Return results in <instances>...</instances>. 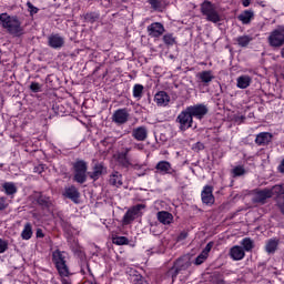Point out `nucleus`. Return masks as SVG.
<instances>
[{
  "instance_id": "nucleus-1",
  "label": "nucleus",
  "mask_w": 284,
  "mask_h": 284,
  "mask_svg": "<svg viewBox=\"0 0 284 284\" xmlns=\"http://www.w3.org/2000/svg\"><path fill=\"white\" fill-rule=\"evenodd\" d=\"M0 26L13 37H21L23 34V27H21V21L17 16L0 13Z\"/></svg>"
},
{
  "instance_id": "nucleus-2",
  "label": "nucleus",
  "mask_w": 284,
  "mask_h": 284,
  "mask_svg": "<svg viewBox=\"0 0 284 284\" xmlns=\"http://www.w3.org/2000/svg\"><path fill=\"white\" fill-rule=\"evenodd\" d=\"M200 12L211 23H220L221 21V14H219L216 6L212 3L210 0H204L200 4Z\"/></svg>"
},
{
  "instance_id": "nucleus-3",
  "label": "nucleus",
  "mask_w": 284,
  "mask_h": 284,
  "mask_svg": "<svg viewBox=\"0 0 284 284\" xmlns=\"http://www.w3.org/2000/svg\"><path fill=\"white\" fill-rule=\"evenodd\" d=\"M73 181L83 185V183L88 181V162H85V160H77L73 163Z\"/></svg>"
},
{
  "instance_id": "nucleus-4",
  "label": "nucleus",
  "mask_w": 284,
  "mask_h": 284,
  "mask_svg": "<svg viewBox=\"0 0 284 284\" xmlns=\"http://www.w3.org/2000/svg\"><path fill=\"white\" fill-rule=\"evenodd\" d=\"M191 265L192 262H190V258L180 257L174 263V266L168 271L166 275L170 276L172 278V283H174V281H176V276H179L181 272H185V270H189Z\"/></svg>"
},
{
  "instance_id": "nucleus-5",
  "label": "nucleus",
  "mask_w": 284,
  "mask_h": 284,
  "mask_svg": "<svg viewBox=\"0 0 284 284\" xmlns=\"http://www.w3.org/2000/svg\"><path fill=\"white\" fill-rule=\"evenodd\" d=\"M53 263L58 270V274L62 277L70 276V268L65 262V255L63 252L57 250L52 254Z\"/></svg>"
},
{
  "instance_id": "nucleus-6",
  "label": "nucleus",
  "mask_w": 284,
  "mask_h": 284,
  "mask_svg": "<svg viewBox=\"0 0 284 284\" xmlns=\"http://www.w3.org/2000/svg\"><path fill=\"white\" fill-rule=\"evenodd\" d=\"M267 43L273 50H278L284 45V27H278L277 29L270 32L267 37Z\"/></svg>"
},
{
  "instance_id": "nucleus-7",
  "label": "nucleus",
  "mask_w": 284,
  "mask_h": 284,
  "mask_svg": "<svg viewBox=\"0 0 284 284\" xmlns=\"http://www.w3.org/2000/svg\"><path fill=\"white\" fill-rule=\"evenodd\" d=\"M175 122H178L180 125L179 126L180 132H185L186 130H190V128H192L194 123V119L189 113L187 109H185L178 115Z\"/></svg>"
},
{
  "instance_id": "nucleus-8",
  "label": "nucleus",
  "mask_w": 284,
  "mask_h": 284,
  "mask_svg": "<svg viewBox=\"0 0 284 284\" xmlns=\"http://www.w3.org/2000/svg\"><path fill=\"white\" fill-rule=\"evenodd\" d=\"M141 210H145V204H136L133 207L129 209L122 219L123 225H130L139 216Z\"/></svg>"
},
{
  "instance_id": "nucleus-9",
  "label": "nucleus",
  "mask_w": 284,
  "mask_h": 284,
  "mask_svg": "<svg viewBox=\"0 0 284 284\" xmlns=\"http://www.w3.org/2000/svg\"><path fill=\"white\" fill-rule=\"evenodd\" d=\"M186 111H189L191 118L199 119V121L204 119L205 115L207 114V112H210V110L207 109V106L205 104L190 105L186 108Z\"/></svg>"
},
{
  "instance_id": "nucleus-10",
  "label": "nucleus",
  "mask_w": 284,
  "mask_h": 284,
  "mask_svg": "<svg viewBox=\"0 0 284 284\" xmlns=\"http://www.w3.org/2000/svg\"><path fill=\"white\" fill-rule=\"evenodd\" d=\"M267 199H272V192H270V189H264V190L255 189L253 191L252 203H257L258 205H265L267 203Z\"/></svg>"
},
{
  "instance_id": "nucleus-11",
  "label": "nucleus",
  "mask_w": 284,
  "mask_h": 284,
  "mask_svg": "<svg viewBox=\"0 0 284 284\" xmlns=\"http://www.w3.org/2000/svg\"><path fill=\"white\" fill-rule=\"evenodd\" d=\"M130 152H132V148H123L121 152L118 153V163L125 170L132 168V159L130 158Z\"/></svg>"
},
{
  "instance_id": "nucleus-12",
  "label": "nucleus",
  "mask_w": 284,
  "mask_h": 284,
  "mask_svg": "<svg viewBox=\"0 0 284 284\" xmlns=\"http://www.w3.org/2000/svg\"><path fill=\"white\" fill-rule=\"evenodd\" d=\"M48 45L53 50H61L65 45V38L59 33H53L48 37Z\"/></svg>"
},
{
  "instance_id": "nucleus-13",
  "label": "nucleus",
  "mask_w": 284,
  "mask_h": 284,
  "mask_svg": "<svg viewBox=\"0 0 284 284\" xmlns=\"http://www.w3.org/2000/svg\"><path fill=\"white\" fill-rule=\"evenodd\" d=\"M130 119V112H128V109H118L114 111L112 115L113 123H116L118 125H123L128 123V120Z\"/></svg>"
},
{
  "instance_id": "nucleus-14",
  "label": "nucleus",
  "mask_w": 284,
  "mask_h": 284,
  "mask_svg": "<svg viewBox=\"0 0 284 284\" xmlns=\"http://www.w3.org/2000/svg\"><path fill=\"white\" fill-rule=\"evenodd\" d=\"M146 32L152 39H159L165 32V27L161 22H153L146 28Z\"/></svg>"
},
{
  "instance_id": "nucleus-15",
  "label": "nucleus",
  "mask_w": 284,
  "mask_h": 284,
  "mask_svg": "<svg viewBox=\"0 0 284 284\" xmlns=\"http://www.w3.org/2000/svg\"><path fill=\"white\" fill-rule=\"evenodd\" d=\"M87 174H88L87 176H89L91 181H99L101 176L108 174V168H105L102 163H97L93 166V171L88 172Z\"/></svg>"
},
{
  "instance_id": "nucleus-16",
  "label": "nucleus",
  "mask_w": 284,
  "mask_h": 284,
  "mask_svg": "<svg viewBox=\"0 0 284 284\" xmlns=\"http://www.w3.org/2000/svg\"><path fill=\"white\" fill-rule=\"evenodd\" d=\"M214 187L212 185H205L202 190V203L205 205H213L214 203Z\"/></svg>"
},
{
  "instance_id": "nucleus-17",
  "label": "nucleus",
  "mask_w": 284,
  "mask_h": 284,
  "mask_svg": "<svg viewBox=\"0 0 284 284\" xmlns=\"http://www.w3.org/2000/svg\"><path fill=\"white\" fill-rule=\"evenodd\" d=\"M155 170L158 174H174V169H172V164L168 161H160L155 165Z\"/></svg>"
},
{
  "instance_id": "nucleus-18",
  "label": "nucleus",
  "mask_w": 284,
  "mask_h": 284,
  "mask_svg": "<svg viewBox=\"0 0 284 284\" xmlns=\"http://www.w3.org/2000/svg\"><path fill=\"white\" fill-rule=\"evenodd\" d=\"M274 135L270 132H261L255 138L256 145H270Z\"/></svg>"
},
{
  "instance_id": "nucleus-19",
  "label": "nucleus",
  "mask_w": 284,
  "mask_h": 284,
  "mask_svg": "<svg viewBox=\"0 0 284 284\" xmlns=\"http://www.w3.org/2000/svg\"><path fill=\"white\" fill-rule=\"evenodd\" d=\"M230 256L233 261H243L245 258V250L242 246L235 245L231 247Z\"/></svg>"
},
{
  "instance_id": "nucleus-20",
  "label": "nucleus",
  "mask_w": 284,
  "mask_h": 284,
  "mask_svg": "<svg viewBox=\"0 0 284 284\" xmlns=\"http://www.w3.org/2000/svg\"><path fill=\"white\" fill-rule=\"evenodd\" d=\"M64 196L73 201V203H79V196H81V193H79V190L72 185L64 190Z\"/></svg>"
},
{
  "instance_id": "nucleus-21",
  "label": "nucleus",
  "mask_w": 284,
  "mask_h": 284,
  "mask_svg": "<svg viewBox=\"0 0 284 284\" xmlns=\"http://www.w3.org/2000/svg\"><path fill=\"white\" fill-rule=\"evenodd\" d=\"M132 136L135 141H145L148 139V128L139 126L133 129Z\"/></svg>"
},
{
  "instance_id": "nucleus-22",
  "label": "nucleus",
  "mask_w": 284,
  "mask_h": 284,
  "mask_svg": "<svg viewBox=\"0 0 284 284\" xmlns=\"http://www.w3.org/2000/svg\"><path fill=\"white\" fill-rule=\"evenodd\" d=\"M197 79L203 85H210L214 81V74L212 71H201L197 73Z\"/></svg>"
},
{
  "instance_id": "nucleus-23",
  "label": "nucleus",
  "mask_w": 284,
  "mask_h": 284,
  "mask_svg": "<svg viewBox=\"0 0 284 284\" xmlns=\"http://www.w3.org/2000/svg\"><path fill=\"white\" fill-rule=\"evenodd\" d=\"M237 19L243 23V26H248V23H252V19H254V11L244 10L237 16Z\"/></svg>"
},
{
  "instance_id": "nucleus-24",
  "label": "nucleus",
  "mask_w": 284,
  "mask_h": 284,
  "mask_svg": "<svg viewBox=\"0 0 284 284\" xmlns=\"http://www.w3.org/2000/svg\"><path fill=\"white\" fill-rule=\"evenodd\" d=\"M158 221L163 225H170L174 221V215L168 211L158 212Z\"/></svg>"
},
{
  "instance_id": "nucleus-25",
  "label": "nucleus",
  "mask_w": 284,
  "mask_h": 284,
  "mask_svg": "<svg viewBox=\"0 0 284 284\" xmlns=\"http://www.w3.org/2000/svg\"><path fill=\"white\" fill-rule=\"evenodd\" d=\"M154 101L158 105H168L170 103V95L165 91H160L155 94Z\"/></svg>"
},
{
  "instance_id": "nucleus-26",
  "label": "nucleus",
  "mask_w": 284,
  "mask_h": 284,
  "mask_svg": "<svg viewBox=\"0 0 284 284\" xmlns=\"http://www.w3.org/2000/svg\"><path fill=\"white\" fill-rule=\"evenodd\" d=\"M110 185H113L114 187H121L123 185V180L121 173L119 171H114L109 179Z\"/></svg>"
},
{
  "instance_id": "nucleus-27",
  "label": "nucleus",
  "mask_w": 284,
  "mask_h": 284,
  "mask_svg": "<svg viewBox=\"0 0 284 284\" xmlns=\"http://www.w3.org/2000/svg\"><path fill=\"white\" fill-rule=\"evenodd\" d=\"M278 243H281V241L278 239H270L266 242L265 252L267 254H274L276 252V250H278Z\"/></svg>"
},
{
  "instance_id": "nucleus-28",
  "label": "nucleus",
  "mask_w": 284,
  "mask_h": 284,
  "mask_svg": "<svg viewBox=\"0 0 284 284\" xmlns=\"http://www.w3.org/2000/svg\"><path fill=\"white\" fill-rule=\"evenodd\" d=\"M37 203L38 205H41V207H44V210H50V207H52V199L43 194H40L37 197Z\"/></svg>"
},
{
  "instance_id": "nucleus-29",
  "label": "nucleus",
  "mask_w": 284,
  "mask_h": 284,
  "mask_svg": "<svg viewBox=\"0 0 284 284\" xmlns=\"http://www.w3.org/2000/svg\"><path fill=\"white\" fill-rule=\"evenodd\" d=\"M237 45H240V48H247V45H250V43H252V41H254V37L252 36H240L235 39Z\"/></svg>"
},
{
  "instance_id": "nucleus-30",
  "label": "nucleus",
  "mask_w": 284,
  "mask_h": 284,
  "mask_svg": "<svg viewBox=\"0 0 284 284\" xmlns=\"http://www.w3.org/2000/svg\"><path fill=\"white\" fill-rule=\"evenodd\" d=\"M21 239L23 241H30L32 239V224L30 222L24 224V229L21 233Z\"/></svg>"
},
{
  "instance_id": "nucleus-31",
  "label": "nucleus",
  "mask_w": 284,
  "mask_h": 284,
  "mask_svg": "<svg viewBox=\"0 0 284 284\" xmlns=\"http://www.w3.org/2000/svg\"><path fill=\"white\" fill-rule=\"evenodd\" d=\"M250 83H252V79L247 75H242L237 79V88L241 90H245V88H250Z\"/></svg>"
},
{
  "instance_id": "nucleus-32",
  "label": "nucleus",
  "mask_w": 284,
  "mask_h": 284,
  "mask_svg": "<svg viewBox=\"0 0 284 284\" xmlns=\"http://www.w3.org/2000/svg\"><path fill=\"white\" fill-rule=\"evenodd\" d=\"M2 187L8 196H12V194H17V186L12 182H6L2 185Z\"/></svg>"
},
{
  "instance_id": "nucleus-33",
  "label": "nucleus",
  "mask_w": 284,
  "mask_h": 284,
  "mask_svg": "<svg viewBox=\"0 0 284 284\" xmlns=\"http://www.w3.org/2000/svg\"><path fill=\"white\" fill-rule=\"evenodd\" d=\"M241 245L243 246L242 250L245 252H252V250H254V241L250 237L243 239Z\"/></svg>"
},
{
  "instance_id": "nucleus-34",
  "label": "nucleus",
  "mask_w": 284,
  "mask_h": 284,
  "mask_svg": "<svg viewBox=\"0 0 284 284\" xmlns=\"http://www.w3.org/2000/svg\"><path fill=\"white\" fill-rule=\"evenodd\" d=\"M268 192H271V199L272 196H283L284 194V186L281 184L274 185L272 189H268Z\"/></svg>"
},
{
  "instance_id": "nucleus-35",
  "label": "nucleus",
  "mask_w": 284,
  "mask_h": 284,
  "mask_svg": "<svg viewBox=\"0 0 284 284\" xmlns=\"http://www.w3.org/2000/svg\"><path fill=\"white\" fill-rule=\"evenodd\" d=\"M148 3L151 4L152 10H155L158 12H161V8H163L162 0H148Z\"/></svg>"
},
{
  "instance_id": "nucleus-36",
  "label": "nucleus",
  "mask_w": 284,
  "mask_h": 284,
  "mask_svg": "<svg viewBox=\"0 0 284 284\" xmlns=\"http://www.w3.org/2000/svg\"><path fill=\"white\" fill-rule=\"evenodd\" d=\"M163 42L165 45H174L176 43V38L172 33H166L163 36Z\"/></svg>"
},
{
  "instance_id": "nucleus-37",
  "label": "nucleus",
  "mask_w": 284,
  "mask_h": 284,
  "mask_svg": "<svg viewBox=\"0 0 284 284\" xmlns=\"http://www.w3.org/2000/svg\"><path fill=\"white\" fill-rule=\"evenodd\" d=\"M133 97L134 99H141L143 97V84H135L133 87Z\"/></svg>"
},
{
  "instance_id": "nucleus-38",
  "label": "nucleus",
  "mask_w": 284,
  "mask_h": 284,
  "mask_svg": "<svg viewBox=\"0 0 284 284\" xmlns=\"http://www.w3.org/2000/svg\"><path fill=\"white\" fill-rule=\"evenodd\" d=\"M114 245H128L130 243V240L125 236H116L113 239Z\"/></svg>"
},
{
  "instance_id": "nucleus-39",
  "label": "nucleus",
  "mask_w": 284,
  "mask_h": 284,
  "mask_svg": "<svg viewBox=\"0 0 284 284\" xmlns=\"http://www.w3.org/2000/svg\"><path fill=\"white\" fill-rule=\"evenodd\" d=\"M84 19L89 23H94V21H98V19H99V13H97V12L87 13L84 16Z\"/></svg>"
},
{
  "instance_id": "nucleus-40",
  "label": "nucleus",
  "mask_w": 284,
  "mask_h": 284,
  "mask_svg": "<svg viewBox=\"0 0 284 284\" xmlns=\"http://www.w3.org/2000/svg\"><path fill=\"white\" fill-rule=\"evenodd\" d=\"M232 174L234 178L243 176L245 174V168L237 165L232 170Z\"/></svg>"
},
{
  "instance_id": "nucleus-41",
  "label": "nucleus",
  "mask_w": 284,
  "mask_h": 284,
  "mask_svg": "<svg viewBox=\"0 0 284 284\" xmlns=\"http://www.w3.org/2000/svg\"><path fill=\"white\" fill-rule=\"evenodd\" d=\"M27 8H28V12H30L31 17H34V14H37L39 12V8L34 7V4H32V2H30V1L27 2Z\"/></svg>"
},
{
  "instance_id": "nucleus-42",
  "label": "nucleus",
  "mask_w": 284,
  "mask_h": 284,
  "mask_svg": "<svg viewBox=\"0 0 284 284\" xmlns=\"http://www.w3.org/2000/svg\"><path fill=\"white\" fill-rule=\"evenodd\" d=\"M205 261H207V255L205 254V253H200L199 255H197V257L195 258V264L196 265H203V263H205Z\"/></svg>"
},
{
  "instance_id": "nucleus-43",
  "label": "nucleus",
  "mask_w": 284,
  "mask_h": 284,
  "mask_svg": "<svg viewBox=\"0 0 284 284\" xmlns=\"http://www.w3.org/2000/svg\"><path fill=\"white\" fill-rule=\"evenodd\" d=\"M41 88H43V85H41L39 82H31L29 85V90L34 93L41 92Z\"/></svg>"
},
{
  "instance_id": "nucleus-44",
  "label": "nucleus",
  "mask_w": 284,
  "mask_h": 284,
  "mask_svg": "<svg viewBox=\"0 0 284 284\" xmlns=\"http://www.w3.org/2000/svg\"><path fill=\"white\" fill-rule=\"evenodd\" d=\"M212 247H214V242H209L206 246L203 248L202 253L206 256H210V252H212Z\"/></svg>"
},
{
  "instance_id": "nucleus-45",
  "label": "nucleus",
  "mask_w": 284,
  "mask_h": 284,
  "mask_svg": "<svg viewBox=\"0 0 284 284\" xmlns=\"http://www.w3.org/2000/svg\"><path fill=\"white\" fill-rule=\"evenodd\" d=\"M192 150L194 152H201L202 150H205V144L196 142L195 144H193Z\"/></svg>"
},
{
  "instance_id": "nucleus-46",
  "label": "nucleus",
  "mask_w": 284,
  "mask_h": 284,
  "mask_svg": "<svg viewBox=\"0 0 284 284\" xmlns=\"http://www.w3.org/2000/svg\"><path fill=\"white\" fill-rule=\"evenodd\" d=\"M6 250H8V242L0 239V254H3V252H6Z\"/></svg>"
},
{
  "instance_id": "nucleus-47",
  "label": "nucleus",
  "mask_w": 284,
  "mask_h": 284,
  "mask_svg": "<svg viewBox=\"0 0 284 284\" xmlns=\"http://www.w3.org/2000/svg\"><path fill=\"white\" fill-rule=\"evenodd\" d=\"M185 239H187V232L183 231L178 236V241H185Z\"/></svg>"
},
{
  "instance_id": "nucleus-48",
  "label": "nucleus",
  "mask_w": 284,
  "mask_h": 284,
  "mask_svg": "<svg viewBox=\"0 0 284 284\" xmlns=\"http://www.w3.org/2000/svg\"><path fill=\"white\" fill-rule=\"evenodd\" d=\"M8 207V204H6V200L3 197H0V211L6 210Z\"/></svg>"
},
{
  "instance_id": "nucleus-49",
  "label": "nucleus",
  "mask_w": 284,
  "mask_h": 284,
  "mask_svg": "<svg viewBox=\"0 0 284 284\" xmlns=\"http://www.w3.org/2000/svg\"><path fill=\"white\" fill-rule=\"evenodd\" d=\"M36 236H37V239H43V236H45V234H43V230L37 229Z\"/></svg>"
},
{
  "instance_id": "nucleus-50",
  "label": "nucleus",
  "mask_w": 284,
  "mask_h": 284,
  "mask_svg": "<svg viewBox=\"0 0 284 284\" xmlns=\"http://www.w3.org/2000/svg\"><path fill=\"white\" fill-rule=\"evenodd\" d=\"M245 121V115H240L235 118V123H243Z\"/></svg>"
},
{
  "instance_id": "nucleus-51",
  "label": "nucleus",
  "mask_w": 284,
  "mask_h": 284,
  "mask_svg": "<svg viewBox=\"0 0 284 284\" xmlns=\"http://www.w3.org/2000/svg\"><path fill=\"white\" fill-rule=\"evenodd\" d=\"M278 171L284 174V159L282 160L281 164L278 165Z\"/></svg>"
},
{
  "instance_id": "nucleus-52",
  "label": "nucleus",
  "mask_w": 284,
  "mask_h": 284,
  "mask_svg": "<svg viewBox=\"0 0 284 284\" xmlns=\"http://www.w3.org/2000/svg\"><path fill=\"white\" fill-rule=\"evenodd\" d=\"M251 1L252 0H242V4L244 6V8H248Z\"/></svg>"
},
{
  "instance_id": "nucleus-53",
  "label": "nucleus",
  "mask_w": 284,
  "mask_h": 284,
  "mask_svg": "<svg viewBox=\"0 0 284 284\" xmlns=\"http://www.w3.org/2000/svg\"><path fill=\"white\" fill-rule=\"evenodd\" d=\"M131 168H133V170H141V168H143V165H141V164H132Z\"/></svg>"
},
{
  "instance_id": "nucleus-54",
  "label": "nucleus",
  "mask_w": 284,
  "mask_h": 284,
  "mask_svg": "<svg viewBox=\"0 0 284 284\" xmlns=\"http://www.w3.org/2000/svg\"><path fill=\"white\" fill-rule=\"evenodd\" d=\"M138 284H149V283H148V281H145V280H139V281H138Z\"/></svg>"
},
{
  "instance_id": "nucleus-55",
  "label": "nucleus",
  "mask_w": 284,
  "mask_h": 284,
  "mask_svg": "<svg viewBox=\"0 0 284 284\" xmlns=\"http://www.w3.org/2000/svg\"><path fill=\"white\" fill-rule=\"evenodd\" d=\"M281 57L284 59V47L281 49Z\"/></svg>"
},
{
  "instance_id": "nucleus-56",
  "label": "nucleus",
  "mask_w": 284,
  "mask_h": 284,
  "mask_svg": "<svg viewBox=\"0 0 284 284\" xmlns=\"http://www.w3.org/2000/svg\"><path fill=\"white\" fill-rule=\"evenodd\" d=\"M216 284H225V281L219 280Z\"/></svg>"
},
{
  "instance_id": "nucleus-57",
  "label": "nucleus",
  "mask_w": 284,
  "mask_h": 284,
  "mask_svg": "<svg viewBox=\"0 0 284 284\" xmlns=\"http://www.w3.org/2000/svg\"><path fill=\"white\" fill-rule=\"evenodd\" d=\"M62 284H70V282H68V280L63 278Z\"/></svg>"
},
{
  "instance_id": "nucleus-58",
  "label": "nucleus",
  "mask_w": 284,
  "mask_h": 284,
  "mask_svg": "<svg viewBox=\"0 0 284 284\" xmlns=\"http://www.w3.org/2000/svg\"><path fill=\"white\" fill-rule=\"evenodd\" d=\"M220 87V92L223 94V85L219 84Z\"/></svg>"
}]
</instances>
